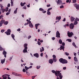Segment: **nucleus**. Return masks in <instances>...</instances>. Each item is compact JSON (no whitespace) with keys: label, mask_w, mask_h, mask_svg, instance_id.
Here are the masks:
<instances>
[{"label":"nucleus","mask_w":79,"mask_h":79,"mask_svg":"<svg viewBox=\"0 0 79 79\" xmlns=\"http://www.w3.org/2000/svg\"><path fill=\"white\" fill-rule=\"evenodd\" d=\"M59 61L62 64H67L68 63V61L65 59L61 58L59 60Z\"/></svg>","instance_id":"nucleus-1"},{"label":"nucleus","mask_w":79,"mask_h":79,"mask_svg":"<svg viewBox=\"0 0 79 79\" xmlns=\"http://www.w3.org/2000/svg\"><path fill=\"white\" fill-rule=\"evenodd\" d=\"M67 34L69 37H71V36H72V35H74V34H73V32H70L69 31H68Z\"/></svg>","instance_id":"nucleus-2"},{"label":"nucleus","mask_w":79,"mask_h":79,"mask_svg":"<svg viewBox=\"0 0 79 79\" xmlns=\"http://www.w3.org/2000/svg\"><path fill=\"white\" fill-rule=\"evenodd\" d=\"M56 37L58 38V39H60L61 38L60 37V32L58 31L56 32Z\"/></svg>","instance_id":"nucleus-3"},{"label":"nucleus","mask_w":79,"mask_h":79,"mask_svg":"<svg viewBox=\"0 0 79 79\" xmlns=\"http://www.w3.org/2000/svg\"><path fill=\"white\" fill-rule=\"evenodd\" d=\"M73 6L74 7L76 8L77 10H79V4H77V3H75L73 4Z\"/></svg>","instance_id":"nucleus-4"},{"label":"nucleus","mask_w":79,"mask_h":79,"mask_svg":"<svg viewBox=\"0 0 79 79\" xmlns=\"http://www.w3.org/2000/svg\"><path fill=\"white\" fill-rule=\"evenodd\" d=\"M69 26L70 28L71 29H73V28L74 27V24H73V23H71L69 25Z\"/></svg>","instance_id":"nucleus-5"},{"label":"nucleus","mask_w":79,"mask_h":79,"mask_svg":"<svg viewBox=\"0 0 79 79\" xmlns=\"http://www.w3.org/2000/svg\"><path fill=\"white\" fill-rule=\"evenodd\" d=\"M12 74L16 76H21V75L20 74H19L16 73H15L14 72L12 73Z\"/></svg>","instance_id":"nucleus-6"},{"label":"nucleus","mask_w":79,"mask_h":79,"mask_svg":"<svg viewBox=\"0 0 79 79\" xmlns=\"http://www.w3.org/2000/svg\"><path fill=\"white\" fill-rule=\"evenodd\" d=\"M62 1L61 0H58L57 1V5H62Z\"/></svg>","instance_id":"nucleus-7"},{"label":"nucleus","mask_w":79,"mask_h":79,"mask_svg":"<svg viewBox=\"0 0 79 79\" xmlns=\"http://www.w3.org/2000/svg\"><path fill=\"white\" fill-rule=\"evenodd\" d=\"M27 47L24 48V49H23V53H27Z\"/></svg>","instance_id":"nucleus-8"},{"label":"nucleus","mask_w":79,"mask_h":79,"mask_svg":"<svg viewBox=\"0 0 79 79\" xmlns=\"http://www.w3.org/2000/svg\"><path fill=\"white\" fill-rule=\"evenodd\" d=\"M49 63H50V64H52V63H53V59H50L49 60Z\"/></svg>","instance_id":"nucleus-9"},{"label":"nucleus","mask_w":79,"mask_h":79,"mask_svg":"<svg viewBox=\"0 0 79 79\" xmlns=\"http://www.w3.org/2000/svg\"><path fill=\"white\" fill-rule=\"evenodd\" d=\"M1 10L2 11V13H4L5 11V10L4 8H3V6H1Z\"/></svg>","instance_id":"nucleus-10"},{"label":"nucleus","mask_w":79,"mask_h":79,"mask_svg":"<svg viewBox=\"0 0 79 79\" xmlns=\"http://www.w3.org/2000/svg\"><path fill=\"white\" fill-rule=\"evenodd\" d=\"M33 55L34 56H35V57H36V58H39V54L37 53L34 54Z\"/></svg>","instance_id":"nucleus-11"},{"label":"nucleus","mask_w":79,"mask_h":79,"mask_svg":"<svg viewBox=\"0 0 79 79\" xmlns=\"http://www.w3.org/2000/svg\"><path fill=\"white\" fill-rule=\"evenodd\" d=\"M70 19H71L70 20L71 22H73V21H74V19H75V18H74L72 16L71 17Z\"/></svg>","instance_id":"nucleus-12"},{"label":"nucleus","mask_w":79,"mask_h":79,"mask_svg":"<svg viewBox=\"0 0 79 79\" xmlns=\"http://www.w3.org/2000/svg\"><path fill=\"white\" fill-rule=\"evenodd\" d=\"M74 61H76V62H78V60H77V58L76 56L74 57Z\"/></svg>","instance_id":"nucleus-13"},{"label":"nucleus","mask_w":79,"mask_h":79,"mask_svg":"<svg viewBox=\"0 0 79 79\" xmlns=\"http://www.w3.org/2000/svg\"><path fill=\"white\" fill-rule=\"evenodd\" d=\"M5 58H4V59H2L1 60V63L2 64H3L4 63H5Z\"/></svg>","instance_id":"nucleus-14"},{"label":"nucleus","mask_w":79,"mask_h":79,"mask_svg":"<svg viewBox=\"0 0 79 79\" xmlns=\"http://www.w3.org/2000/svg\"><path fill=\"white\" fill-rule=\"evenodd\" d=\"M61 16L59 17H56V20H57V19H58V20H59V21L61 19Z\"/></svg>","instance_id":"nucleus-15"},{"label":"nucleus","mask_w":79,"mask_h":79,"mask_svg":"<svg viewBox=\"0 0 79 79\" xmlns=\"http://www.w3.org/2000/svg\"><path fill=\"white\" fill-rule=\"evenodd\" d=\"M11 36L12 38V39H13V40H15V35L13 34H12L11 35Z\"/></svg>","instance_id":"nucleus-16"},{"label":"nucleus","mask_w":79,"mask_h":79,"mask_svg":"<svg viewBox=\"0 0 79 79\" xmlns=\"http://www.w3.org/2000/svg\"><path fill=\"white\" fill-rule=\"evenodd\" d=\"M40 52H42L43 51H44V47H42V49H41V48H40Z\"/></svg>","instance_id":"nucleus-17"},{"label":"nucleus","mask_w":79,"mask_h":79,"mask_svg":"<svg viewBox=\"0 0 79 79\" xmlns=\"http://www.w3.org/2000/svg\"><path fill=\"white\" fill-rule=\"evenodd\" d=\"M5 34H6V35H10V34H11V33H10L9 32H8L7 31L5 32Z\"/></svg>","instance_id":"nucleus-18"},{"label":"nucleus","mask_w":79,"mask_h":79,"mask_svg":"<svg viewBox=\"0 0 79 79\" xmlns=\"http://www.w3.org/2000/svg\"><path fill=\"white\" fill-rule=\"evenodd\" d=\"M39 23H38V24H35V27H36V29H37L38 28L37 27H38V26H39Z\"/></svg>","instance_id":"nucleus-19"},{"label":"nucleus","mask_w":79,"mask_h":79,"mask_svg":"<svg viewBox=\"0 0 79 79\" xmlns=\"http://www.w3.org/2000/svg\"><path fill=\"white\" fill-rule=\"evenodd\" d=\"M5 20H2L0 22H1V23H2V24H4V23H5Z\"/></svg>","instance_id":"nucleus-20"},{"label":"nucleus","mask_w":79,"mask_h":79,"mask_svg":"<svg viewBox=\"0 0 79 79\" xmlns=\"http://www.w3.org/2000/svg\"><path fill=\"white\" fill-rule=\"evenodd\" d=\"M77 23H78L77 21H76V20H75L74 22L73 23L74 25H76L77 24Z\"/></svg>","instance_id":"nucleus-21"},{"label":"nucleus","mask_w":79,"mask_h":79,"mask_svg":"<svg viewBox=\"0 0 79 79\" xmlns=\"http://www.w3.org/2000/svg\"><path fill=\"white\" fill-rule=\"evenodd\" d=\"M18 10V8H16L15 10L14 11V14H16L17 13V10Z\"/></svg>","instance_id":"nucleus-22"},{"label":"nucleus","mask_w":79,"mask_h":79,"mask_svg":"<svg viewBox=\"0 0 79 79\" xmlns=\"http://www.w3.org/2000/svg\"><path fill=\"white\" fill-rule=\"evenodd\" d=\"M11 6H13V1L12 0H11Z\"/></svg>","instance_id":"nucleus-23"},{"label":"nucleus","mask_w":79,"mask_h":79,"mask_svg":"<svg viewBox=\"0 0 79 79\" xmlns=\"http://www.w3.org/2000/svg\"><path fill=\"white\" fill-rule=\"evenodd\" d=\"M27 44H25L24 45V47H25V48H27Z\"/></svg>","instance_id":"nucleus-24"},{"label":"nucleus","mask_w":79,"mask_h":79,"mask_svg":"<svg viewBox=\"0 0 79 79\" xmlns=\"http://www.w3.org/2000/svg\"><path fill=\"white\" fill-rule=\"evenodd\" d=\"M6 53H7L6 52V51H5L4 50L3 51V52L2 53L3 54V55H6Z\"/></svg>","instance_id":"nucleus-25"},{"label":"nucleus","mask_w":79,"mask_h":79,"mask_svg":"<svg viewBox=\"0 0 79 79\" xmlns=\"http://www.w3.org/2000/svg\"><path fill=\"white\" fill-rule=\"evenodd\" d=\"M29 26L30 27L32 28L33 27V25H32V23H31L29 24Z\"/></svg>","instance_id":"nucleus-26"},{"label":"nucleus","mask_w":79,"mask_h":79,"mask_svg":"<svg viewBox=\"0 0 79 79\" xmlns=\"http://www.w3.org/2000/svg\"><path fill=\"white\" fill-rule=\"evenodd\" d=\"M66 41H68L69 42H71L72 41L71 39H67L66 40Z\"/></svg>","instance_id":"nucleus-27"},{"label":"nucleus","mask_w":79,"mask_h":79,"mask_svg":"<svg viewBox=\"0 0 79 79\" xmlns=\"http://www.w3.org/2000/svg\"><path fill=\"white\" fill-rule=\"evenodd\" d=\"M8 24V21H5V22H4V24L5 25H7V24Z\"/></svg>","instance_id":"nucleus-28"},{"label":"nucleus","mask_w":79,"mask_h":79,"mask_svg":"<svg viewBox=\"0 0 79 79\" xmlns=\"http://www.w3.org/2000/svg\"><path fill=\"white\" fill-rule=\"evenodd\" d=\"M2 77L5 78V79H7V77L6 76V75H2Z\"/></svg>","instance_id":"nucleus-29"},{"label":"nucleus","mask_w":79,"mask_h":79,"mask_svg":"<svg viewBox=\"0 0 79 79\" xmlns=\"http://www.w3.org/2000/svg\"><path fill=\"white\" fill-rule=\"evenodd\" d=\"M72 45L74 46L75 48H76V45L75 44V43L73 42V43L72 44Z\"/></svg>","instance_id":"nucleus-30"},{"label":"nucleus","mask_w":79,"mask_h":79,"mask_svg":"<svg viewBox=\"0 0 79 79\" xmlns=\"http://www.w3.org/2000/svg\"><path fill=\"white\" fill-rule=\"evenodd\" d=\"M59 44H62V40H61V39H60L59 41Z\"/></svg>","instance_id":"nucleus-31"},{"label":"nucleus","mask_w":79,"mask_h":79,"mask_svg":"<svg viewBox=\"0 0 79 79\" xmlns=\"http://www.w3.org/2000/svg\"><path fill=\"white\" fill-rule=\"evenodd\" d=\"M8 7H7L5 8V11L6 12H7L8 11Z\"/></svg>","instance_id":"nucleus-32"},{"label":"nucleus","mask_w":79,"mask_h":79,"mask_svg":"<svg viewBox=\"0 0 79 79\" xmlns=\"http://www.w3.org/2000/svg\"><path fill=\"white\" fill-rule=\"evenodd\" d=\"M25 68L26 71H27V69H29V67H27L26 66H25Z\"/></svg>","instance_id":"nucleus-33"},{"label":"nucleus","mask_w":79,"mask_h":79,"mask_svg":"<svg viewBox=\"0 0 79 79\" xmlns=\"http://www.w3.org/2000/svg\"><path fill=\"white\" fill-rule=\"evenodd\" d=\"M47 14L48 15H51V13H50V12L47 11Z\"/></svg>","instance_id":"nucleus-34"},{"label":"nucleus","mask_w":79,"mask_h":79,"mask_svg":"<svg viewBox=\"0 0 79 79\" xmlns=\"http://www.w3.org/2000/svg\"><path fill=\"white\" fill-rule=\"evenodd\" d=\"M53 60L54 62H56L57 61L56 58H53Z\"/></svg>","instance_id":"nucleus-35"},{"label":"nucleus","mask_w":79,"mask_h":79,"mask_svg":"<svg viewBox=\"0 0 79 79\" xmlns=\"http://www.w3.org/2000/svg\"><path fill=\"white\" fill-rule=\"evenodd\" d=\"M60 48H61L62 49V50L63 49H64V46H61L60 47Z\"/></svg>","instance_id":"nucleus-36"},{"label":"nucleus","mask_w":79,"mask_h":79,"mask_svg":"<svg viewBox=\"0 0 79 79\" xmlns=\"http://www.w3.org/2000/svg\"><path fill=\"white\" fill-rule=\"evenodd\" d=\"M66 55L67 56H69V53L67 52H65V53Z\"/></svg>","instance_id":"nucleus-37"},{"label":"nucleus","mask_w":79,"mask_h":79,"mask_svg":"<svg viewBox=\"0 0 79 79\" xmlns=\"http://www.w3.org/2000/svg\"><path fill=\"white\" fill-rule=\"evenodd\" d=\"M7 32H10V33H11V30L10 29H8L7 30Z\"/></svg>","instance_id":"nucleus-38"},{"label":"nucleus","mask_w":79,"mask_h":79,"mask_svg":"<svg viewBox=\"0 0 79 79\" xmlns=\"http://www.w3.org/2000/svg\"><path fill=\"white\" fill-rule=\"evenodd\" d=\"M26 73L27 74V76H30V73H29V72H28L27 71L26 72Z\"/></svg>","instance_id":"nucleus-39"},{"label":"nucleus","mask_w":79,"mask_h":79,"mask_svg":"<svg viewBox=\"0 0 79 79\" xmlns=\"http://www.w3.org/2000/svg\"><path fill=\"white\" fill-rule=\"evenodd\" d=\"M40 11H44V10L42 8H40L39 9Z\"/></svg>","instance_id":"nucleus-40"},{"label":"nucleus","mask_w":79,"mask_h":79,"mask_svg":"<svg viewBox=\"0 0 79 79\" xmlns=\"http://www.w3.org/2000/svg\"><path fill=\"white\" fill-rule=\"evenodd\" d=\"M75 20H76V21H79V19L78 18H76Z\"/></svg>","instance_id":"nucleus-41"},{"label":"nucleus","mask_w":79,"mask_h":79,"mask_svg":"<svg viewBox=\"0 0 79 79\" xmlns=\"http://www.w3.org/2000/svg\"><path fill=\"white\" fill-rule=\"evenodd\" d=\"M76 0H73V2L72 3H76Z\"/></svg>","instance_id":"nucleus-42"},{"label":"nucleus","mask_w":79,"mask_h":79,"mask_svg":"<svg viewBox=\"0 0 79 79\" xmlns=\"http://www.w3.org/2000/svg\"><path fill=\"white\" fill-rule=\"evenodd\" d=\"M52 7L48 9L47 10V11H50V10H52Z\"/></svg>","instance_id":"nucleus-43"},{"label":"nucleus","mask_w":79,"mask_h":79,"mask_svg":"<svg viewBox=\"0 0 79 79\" xmlns=\"http://www.w3.org/2000/svg\"><path fill=\"white\" fill-rule=\"evenodd\" d=\"M36 76H37V75H36L35 76H32L31 77V78L32 79H34L35 77H36Z\"/></svg>","instance_id":"nucleus-44"},{"label":"nucleus","mask_w":79,"mask_h":79,"mask_svg":"<svg viewBox=\"0 0 79 79\" xmlns=\"http://www.w3.org/2000/svg\"><path fill=\"white\" fill-rule=\"evenodd\" d=\"M3 50V48L1 47L0 45V51H2Z\"/></svg>","instance_id":"nucleus-45"},{"label":"nucleus","mask_w":79,"mask_h":79,"mask_svg":"<svg viewBox=\"0 0 79 79\" xmlns=\"http://www.w3.org/2000/svg\"><path fill=\"white\" fill-rule=\"evenodd\" d=\"M5 30H2L1 31V32H2V33H3L4 32H5Z\"/></svg>","instance_id":"nucleus-46"},{"label":"nucleus","mask_w":79,"mask_h":79,"mask_svg":"<svg viewBox=\"0 0 79 79\" xmlns=\"http://www.w3.org/2000/svg\"><path fill=\"white\" fill-rule=\"evenodd\" d=\"M38 45H41V43L40 42L38 41Z\"/></svg>","instance_id":"nucleus-47"},{"label":"nucleus","mask_w":79,"mask_h":79,"mask_svg":"<svg viewBox=\"0 0 79 79\" xmlns=\"http://www.w3.org/2000/svg\"><path fill=\"white\" fill-rule=\"evenodd\" d=\"M64 8V6L63 5H61L60 6V8Z\"/></svg>","instance_id":"nucleus-48"},{"label":"nucleus","mask_w":79,"mask_h":79,"mask_svg":"<svg viewBox=\"0 0 79 79\" xmlns=\"http://www.w3.org/2000/svg\"><path fill=\"white\" fill-rule=\"evenodd\" d=\"M52 39L53 40H54L55 39V37H53L52 38Z\"/></svg>","instance_id":"nucleus-49"},{"label":"nucleus","mask_w":79,"mask_h":79,"mask_svg":"<svg viewBox=\"0 0 79 79\" xmlns=\"http://www.w3.org/2000/svg\"><path fill=\"white\" fill-rule=\"evenodd\" d=\"M52 57L53 58H56V56L55 55H53Z\"/></svg>","instance_id":"nucleus-50"},{"label":"nucleus","mask_w":79,"mask_h":79,"mask_svg":"<svg viewBox=\"0 0 79 79\" xmlns=\"http://www.w3.org/2000/svg\"><path fill=\"white\" fill-rule=\"evenodd\" d=\"M40 66H37V69H39V68H40Z\"/></svg>","instance_id":"nucleus-51"},{"label":"nucleus","mask_w":79,"mask_h":79,"mask_svg":"<svg viewBox=\"0 0 79 79\" xmlns=\"http://www.w3.org/2000/svg\"><path fill=\"white\" fill-rule=\"evenodd\" d=\"M66 26H69V24H66L65 26H64V27H66Z\"/></svg>","instance_id":"nucleus-52"},{"label":"nucleus","mask_w":79,"mask_h":79,"mask_svg":"<svg viewBox=\"0 0 79 79\" xmlns=\"http://www.w3.org/2000/svg\"><path fill=\"white\" fill-rule=\"evenodd\" d=\"M23 72H24V73H25L26 72V70L25 69H23Z\"/></svg>","instance_id":"nucleus-53"},{"label":"nucleus","mask_w":79,"mask_h":79,"mask_svg":"<svg viewBox=\"0 0 79 79\" xmlns=\"http://www.w3.org/2000/svg\"><path fill=\"white\" fill-rule=\"evenodd\" d=\"M62 45L63 46H64L65 45V44L64 42H63L62 43Z\"/></svg>","instance_id":"nucleus-54"},{"label":"nucleus","mask_w":79,"mask_h":79,"mask_svg":"<svg viewBox=\"0 0 79 79\" xmlns=\"http://www.w3.org/2000/svg\"><path fill=\"white\" fill-rule=\"evenodd\" d=\"M3 16L2 15H1L0 16V19H2V18H3Z\"/></svg>","instance_id":"nucleus-55"},{"label":"nucleus","mask_w":79,"mask_h":79,"mask_svg":"<svg viewBox=\"0 0 79 79\" xmlns=\"http://www.w3.org/2000/svg\"><path fill=\"white\" fill-rule=\"evenodd\" d=\"M26 4V2H24L23 3V5H21V6H24V5H25Z\"/></svg>","instance_id":"nucleus-56"},{"label":"nucleus","mask_w":79,"mask_h":79,"mask_svg":"<svg viewBox=\"0 0 79 79\" xmlns=\"http://www.w3.org/2000/svg\"><path fill=\"white\" fill-rule=\"evenodd\" d=\"M47 7H50V4L47 5Z\"/></svg>","instance_id":"nucleus-57"},{"label":"nucleus","mask_w":79,"mask_h":79,"mask_svg":"<svg viewBox=\"0 0 79 79\" xmlns=\"http://www.w3.org/2000/svg\"><path fill=\"white\" fill-rule=\"evenodd\" d=\"M23 9L26 10V6H24L23 7Z\"/></svg>","instance_id":"nucleus-58"},{"label":"nucleus","mask_w":79,"mask_h":79,"mask_svg":"<svg viewBox=\"0 0 79 79\" xmlns=\"http://www.w3.org/2000/svg\"><path fill=\"white\" fill-rule=\"evenodd\" d=\"M28 24H30L31 23V21H29L28 22Z\"/></svg>","instance_id":"nucleus-59"},{"label":"nucleus","mask_w":79,"mask_h":79,"mask_svg":"<svg viewBox=\"0 0 79 79\" xmlns=\"http://www.w3.org/2000/svg\"><path fill=\"white\" fill-rule=\"evenodd\" d=\"M66 69V67L63 68V69H64V70H65V69Z\"/></svg>","instance_id":"nucleus-60"},{"label":"nucleus","mask_w":79,"mask_h":79,"mask_svg":"<svg viewBox=\"0 0 79 79\" xmlns=\"http://www.w3.org/2000/svg\"><path fill=\"white\" fill-rule=\"evenodd\" d=\"M8 7H10V4L9 3L7 5Z\"/></svg>","instance_id":"nucleus-61"},{"label":"nucleus","mask_w":79,"mask_h":79,"mask_svg":"<svg viewBox=\"0 0 79 79\" xmlns=\"http://www.w3.org/2000/svg\"><path fill=\"white\" fill-rule=\"evenodd\" d=\"M31 37V36L29 35L28 37V39H29Z\"/></svg>","instance_id":"nucleus-62"},{"label":"nucleus","mask_w":79,"mask_h":79,"mask_svg":"<svg viewBox=\"0 0 79 79\" xmlns=\"http://www.w3.org/2000/svg\"><path fill=\"white\" fill-rule=\"evenodd\" d=\"M70 2V1L69 0H67L66 2L67 3H69V2Z\"/></svg>","instance_id":"nucleus-63"},{"label":"nucleus","mask_w":79,"mask_h":79,"mask_svg":"<svg viewBox=\"0 0 79 79\" xmlns=\"http://www.w3.org/2000/svg\"><path fill=\"white\" fill-rule=\"evenodd\" d=\"M10 14V12H7L6 13V15H8Z\"/></svg>","instance_id":"nucleus-64"}]
</instances>
